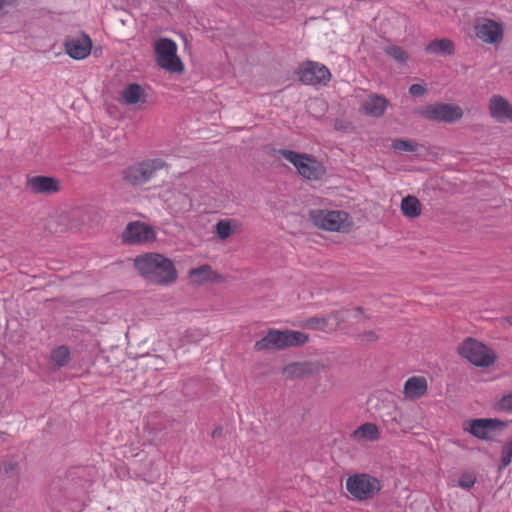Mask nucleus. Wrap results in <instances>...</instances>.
<instances>
[{
    "instance_id": "f257e3e1",
    "label": "nucleus",
    "mask_w": 512,
    "mask_h": 512,
    "mask_svg": "<svg viewBox=\"0 0 512 512\" xmlns=\"http://www.w3.org/2000/svg\"><path fill=\"white\" fill-rule=\"evenodd\" d=\"M134 266L148 282L157 286L173 284L178 273L172 260L159 253H146L134 259Z\"/></svg>"
},
{
    "instance_id": "f03ea898",
    "label": "nucleus",
    "mask_w": 512,
    "mask_h": 512,
    "mask_svg": "<svg viewBox=\"0 0 512 512\" xmlns=\"http://www.w3.org/2000/svg\"><path fill=\"white\" fill-rule=\"evenodd\" d=\"M308 341V335L293 330L279 331L269 329L266 336L256 341L257 351L282 350L287 347L303 345Z\"/></svg>"
},
{
    "instance_id": "7ed1b4c3",
    "label": "nucleus",
    "mask_w": 512,
    "mask_h": 512,
    "mask_svg": "<svg viewBox=\"0 0 512 512\" xmlns=\"http://www.w3.org/2000/svg\"><path fill=\"white\" fill-rule=\"evenodd\" d=\"M165 165L161 158L136 162L122 170V179L131 186H141L149 182Z\"/></svg>"
},
{
    "instance_id": "20e7f679",
    "label": "nucleus",
    "mask_w": 512,
    "mask_h": 512,
    "mask_svg": "<svg viewBox=\"0 0 512 512\" xmlns=\"http://www.w3.org/2000/svg\"><path fill=\"white\" fill-rule=\"evenodd\" d=\"M457 351L462 358L477 367H489L497 358L492 349L472 337L465 338L459 344Z\"/></svg>"
},
{
    "instance_id": "39448f33",
    "label": "nucleus",
    "mask_w": 512,
    "mask_h": 512,
    "mask_svg": "<svg viewBox=\"0 0 512 512\" xmlns=\"http://www.w3.org/2000/svg\"><path fill=\"white\" fill-rule=\"evenodd\" d=\"M346 489L354 499L363 501L373 498L381 490V483L369 474H354L347 478Z\"/></svg>"
},
{
    "instance_id": "423d86ee",
    "label": "nucleus",
    "mask_w": 512,
    "mask_h": 512,
    "mask_svg": "<svg viewBox=\"0 0 512 512\" xmlns=\"http://www.w3.org/2000/svg\"><path fill=\"white\" fill-rule=\"evenodd\" d=\"M155 54L157 64L173 73H181L184 65L177 56V45L169 38H161L155 43Z\"/></svg>"
},
{
    "instance_id": "0eeeda50",
    "label": "nucleus",
    "mask_w": 512,
    "mask_h": 512,
    "mask_svg": "<svg viewBox=\"0 0 512 512\" xmlns=\"http://www.w3.org/2000/svg\"><path fill=\"white\" fill-rule=\"evenodd\" d=\"M277 152L285 160L293 164L303 177L309 180L321 178L323 174L322 167L309 156L288 149H279Z\"/></svg>"
},
{
    "instance_id": "6e6552de",
    "label": "nucleus",
    "mask_w": 512,
    "mask_h": 512,
    "mask_svg": "<svg viewBox=\"0 0 512 512\" xmlns=\"http://www.w3.org/2000/svg\"><path fill=\"white\" fill-rule=\"evenodd\" d=\"M312 222L321 229L328 231H342L349 227L348 214L339 210H312Z\"/></svg>"
},
{
    "instance_id": "1a4fd4ad",
    "label": "nucleus",
    "mask_w": 512,
    "mask_h": 512,
    "mask_svg": "<svg viewBox=\"0 0 512 512\" xmlns=\"http://www.w3.org/2000/svg\"><path fill=\"white\" fill-rule=\"evenodd\" d=\"M507 426V423L496 418H477L469 421V428H464L474 437L491 441L496 436L497 432L502 431Z\"/></svg>"
},
{
    "instance_id": "9d476101",
    "label": "nucleus",
    "mask_w": 512,
    "mask_h": 512,
    "mask_svg": "<svg viewBox=\"0 0 512 512\" xmlns=\"http://www.w3.org/2000/svg\"><path fill=\"white\" fill-rule=\"evenodd\" d=\"M419 113L428 120L448 123L455 122L463 116V111L459 106L447 103L426 105Z\"/></svg>"
},
{
    "instance_id": "9b49d317",
    "label": "nucleus",
    "mask_w": 512,
    "mask_h": 512,
    "mask_svg": "<svg viewBox=\"0 0 512 512\" xmlns=\"http://www.w3.org/2000/svg\"><path fill=\"white\" fill-rule=\"evenodd\" d=\"M299 80L307 85L326 84L331 77L328 68L317 62L308 61L298 71Z\"/></svg>"
},
{
    "instance_id": "f8f14e48",
    "label": "nucleus",
    "mask_w": 512,
    "mask_h": 512,
    "mask_svg": "<svg viewBox=\"0 0 512 512\" xmlns=\"http://www.w3.org/2000/svg\"><path fill=\"white\" fill-rule=\"evenodd\" d=\"M476 37L488 44H499L503 40V27L491 19H481L475 25Z\"/></svg>"
},
{
    "instance_id": "ddd939ff",
    "label": "nucleus",
    "mask_w": 512,
    "mask_h": 512,
    "mask_svg": "<svg viewBox=\"0 0 512 512\" xmlns=\"http://www.w3.org/2000/svg\"><path fill=\"white\" fill-rule=\"evenodd\" d=\"M154 239L153 228L141 222H130L122 233V240L127 244L144 243Z\"/></svg>"
},
{
    "instance_id": "4468645a",
    "label": "nucleus",
    "mask_w": 512,
    "mask_h": 512,
    "mask_svg": "<svg viewBox=\"0 0 512 512\" xmlns=\"http://www.w3.org/2000/svg\"><path fill=\"white\" fill-rule=\"evenodd\" d=\"M92 48L90 37L81 32L77 35L70 36L65 40V51L73 59L81 60L86 58Z\"/></svg>"
},
{
    "instance_id": "2eb2a0df",
    "label": "nucleus",
    "mask_w": 512,
    "mask_h": 512,
    "mask_svg": "<svg viewBox=\"0 0 512 512\" xmlns=\"http://www.w3.org/2000/svg\"><path fill=\"white\" fill-rule=\"evenodd\" d=\"M26 189L32 194L52 195L60 190L59 181L50 176L27 177Z\"/></svg>"
},
{
    "instance_id": "dca6fc26",
    "label": "nucleus",
    "mask_w": 512,
    "mask_h": 512,
    "mask_svg": "<svg viewBox=\"0 0 512 512\" xmlns=\"http://www.w3.org/2000/svg\"><path fill=\"white\" fill-rule=\"evenodd\" d=\"M490 115L498 122H512V106L501 95H494L489 102Z\"/></svg>"
},
{
    "instance_id": "f3484780",
    "label": "nucleus",
    "mask_w": 512,
    "mask_h": 512,
    "mask_svg": "<svg viewBox=\"0 0 512 512\" xmlns=\"http://www.w3.org/2000/svg\"><path fill=\"white\" fill-rule=\"evenodd\" d=\"M427 392V380L422 376L410 377L404 384V394L409 399H418Z\"/></svg>"
},
{
    "instance_id": "a211bd4d",
    "label": "nucleus",
    "mask_w": 512,
    "mask_h": 512,
    "mask_svg": "<svg viewBox=\"0 0 512 512\" xmlns=\"http://www.w3.org/2000/svg\"><path fill=\"white\" fill-rule=\"evenodd\" d=\"M425 52L429 54L451 56L455 52V46L448 38L434 39L425 47Z\"/></svg>"
},
{
    "instance_id": "6ab92c4d",
    "label": "nucleus",
    "mask_w": 512,
    "mask_h": 512,
    "mask_svg": "<svg viewBox=\"0 0 512 512\" xmlns=\"http://www.w3.org/2000/svg\"><path fill=\"white\" fill-rule=\"evenodd\" d=\"M387 107V100L379 95H373L364 101L362 108L367 115L380 117Z\"/></svg>"
},
{
    "instance_id": "aec40b11",
    "label": "nucleus",
    "mask_w": 512,
    "mask_h": 512,
    "mask_svg": "<svg viewBox=\"0 0 512 512\" xmlns=\"http://www.w3.org/2000/svg\"><path fill=\"white\" fill-rule=\"evenodd\" d=\"M122 101L128 105H134L138 102L145 101V93L143 88L136 83L129 84L122 91Z\"/></svg>"
},
{
    "instance_id": "412c9836",
    "label": "nucleus",
    "mask_w": 512,
    "mask_h": 512,
    "mask_svg": "<svg viewBox=\"0 0 512 512\" xmlns=\"http://www.w3.org/2000/svg\"><path fill=\"white\" fill-rule=\"evenodd\" d=\"M352 437L356 440L376 441L379 431L374 423H364L353 431Z\"/></svg>"
},
{
    "instance_id": "4be33fe9",
    "label": "nucleus",
    "mask_w": 512,
    "mask_h": 512,
    "mask_svg": "<svg viewBox=\"0 0 512 512\" xmlns=\"http://www.w3.org/2000/svg\"><path fill=\"white\" fill-rule=\"evenodd\" d=\"M401 211L408 218H416L421 214V204L415 196L408 195L401 201Z\"/></svg>"
},
{
    "instance_id": "5701e85b",
    "label": "nucleus",
    "mask_w": 512,
    "mask_h": 512,
    "mask_svg": "<svg viewBox=\"0 0 512 512\" xmlns=\"http://www.w3.org/2000/svg\"><path fill=\"white\" fill-rule=\"evenodd\" d=\"M329 318L324 316L309 317L304 321L303 326L311 330L327 331L330 330Z\"/></svg>"
},
{
    "instance_id": "b1692460",
    "label": "nucleus",
    "mask_w": 512,
    "mask_h": 512,
    "mask_svg": "<svg viewBox=\"0 0 512 512\" xmlns=\"http://www.w3.org/2000/svg\"><path fill=\"white\" fill-rule=\"evenodd\" d=\"M51 358L58 367H64L70 361V351L67 346H59L52 351Z\"/></svg>"
},
{
    "instance_id": "393cba45",
    "label": "nucleus",
    "mask_w": 512,
    "mask_h": 512,
    "mask_svg": "<svg viewBox=\"0 0 512 512\" xmlns=\"http://www.w3.org/2000/svg\"><path fill=\"white\" fill-rule=\"evenodd\" d=\"M189 274L192 278H198L199 281H211L214 272L210 265L204 264L197 268H192Z\"/></svg>"
},
{
    "instance_id": "a878e982",
    "label": "nucleus",
    "mask_w": 512,
    "mask_h": 512,
    "mask_svg": "<svg viewBox=\"0 0 512 512\" xmlns=\"http://www.w3.org/2000/svg\"><path fill=\"white\" fill-rule=\"evenodd\" d=\"M67 216L64 214L58 215L57 217L48 220L47 229L51 233H63L66 230Z\"/></svg>"
},
{
    "instance_id": "bb28decb",
    "label": "nucleus",
    "mask_w": 512,
    "mask_h": 512,
    "mask_svg": "<svg viewBox=\"0 0 512 512\" xmlns=\"http://www.w3.org/2000/svg\"><path fill=\"white\" fill-rule=\"evenodd\" d=\"M385 53L398 63H405L409 56L407 52L400 46L390 45L384 49Z\"/></svg>"
},
{
    "instance_id": "cd10ccee",
    "label": "nucleus",
    "mask_w": 512,
    "mask_h": 512,
    "mask_svg": "<svg viewBox=\"0 0 512 512\" xmlns=\"http://www.w3.org/2000/svg\"><path fill=\"white\" fill-rule=\"evenodd\" d=\"M512 462V436L504 444L501 451V462L499 469L507 467Z\"/></svg>"
},
{
    "instance_id": "c85d7f7f",
    "label": "nucleus",
    "mask_w": 512,
    "mask_h": 512,
    "mask_svg": "<svg viewBox=\"0 0 512 512\" xmlns=\"http://www.w3.org/2000/svg\"><path fill=\"white\" fill-rule=\"evenodd\" d=\"M326 317L329 318L330 330H335L341 325L342 322H344L345 313L344 311L334 310L327 314Z\"/></svg>"
},
{
    "instance_id": "c756f323",
    "label": "nucleus",
    "mask_w": 512,
    "mask_h": 512,
    "mask_svg": "<svg viewBox=\"0 0 512 512\" xmlns=\"http://www.w3.org/2000/svg\"><path fill=\"white\" fill-rule=\"evenodd\" d=\"M417 143L404 140V139H396L393 141L392 147L395 150L399 151H407V152H414L417 150Z\"/></svg>"
},
{
    "instance_id": "7c9ffc66",
    "label": "nucleus",
    "mask_w": 512,
    "mask_h": 512,
    "mask_svg": "<svg viewBox=\"0 0 512 512\" xmlns=\"http://www.w3.org/2000/svg\"><path fill=\"white\" fill-rule=\"evenodd\" d=\"M232 228L229 220H220L216 224V233L221 239H226L232 234Z\"/></svg>"
},
{
    "instance_id": "2f4dec72",
    "label": "nucleus",
    "mask_w": 512,
    "mask_h": 512,
    "mask_svg": "<svg viewBox=\"0 0 512 512\" xmlns=\"http://www.w3.org/2000/svg\"><path fill=\"white\" fill-rule=\"evenodd\" d=\"M475 483L476 477L471 473H463L458 480V486L463 489H470Z\"/></svg>"
},
{
    "instance_id": "473e14b6",
    "label": "nucleus",
    "mask_w": 512,
    "mask_h": 512,
    "mask_svg": "<svg viewBox=\"0 0 512 512\" xmlns=\"http://www.w3.org/2000/svg\"><path fill=\"white\" fill-rule=\"evenodd\" d=\"M284 372L296 377H301L305 373V365L301 363H293L291 365H288L284 369Z\"/></svg>"
},
{
    "instance_id": "72a5a7b5",
    "label": "nucleus",
    "mask_w": 512,
    "mask_h": 512,
    "mask_svg": "<svg viewBox=\"0 0 512 512\" xmlns=\"http://www.w3.org/2000/svg\"><path fill=\"white\" fill-rule=\"evenodd\" d=\"M498 409L505 412H512V393L504 395L497 403Z\"/></svg>"
},
{
    "instance_id": "f704fd0d",
    "label": "nucleus",
    "mask_w": 512,
    "mask_h": 512,
    "mask_svg": "<svg viewBox=\"0 0 512 512\" xmlns=\"http://www.w3.org/2000/svg\"><path fill=\"white\" fill-rule=\"evenodd\" d=\"M357 340L360 343H373L378 340V335L374 331L369 330L359 334Z\"/></svg>"
},
{
    "instance_id": "c9c22d12",
    "label": "nucleus",
    "mask_w": 512,
    "mask_h": 512,
    "mask_svg": "<svg viewBox=\"0 0 512 512\" xmlns=\"http://www.w3.org/2000/svg\"><path fill=\"white\" fill-rule=\"evenodd\" d=\"M426 92V88L422 86L421 84H412L409 87V93L413 97H420L423 96Z\"/></svg>"
},
{
    "instance_id": "e433bc0d",
    "label": "nucleus",
    "mask_w": 512,
    "mask_h": 512,
    "mask_svg": "<svg viewBox=\"0 0 512 512\" xmlns=\"http://www.w3.org/2000/svg\"><path fill=\"white\" fill-rule=\"evenodd\" d=\"M83 475H84V469H82V468H74L73 470H71L69 472V478L72 481L75 479H78V480H80V483H85V485H86L87 480H83Z\"/></svg>"
},
{
    "instance_id": "4c0bfd02",
    "label": "nucleus",
    "mask_w": 512,
    "mask_h": 512,
    "mask_svg": "<svg viewBox=\"0 0 512 512\" xmlns=\"http://www.w3.org/2000/svg\"><path fill=\"white\" fill-rule=\"evenodd\" d=\"M222 432H223V429L221 426H217L214 428V430L212 431L211 433V436L213 438H218V437H221L222 436Z\"/></svg>"
},
{
    "instance_id": "58836bf2",
    "label": "nucleus",
    "mask_w": 512,
    "mask_h": 512,
    "mask_svg": "<svg viewBox=\"0 0 512 512\" xmlns=\"http://www.w3.org/2000/svg\"><path fill=\"white\" fill-rule=\"evenodd\" d=\"M334 128L336 130H346V126L342 123V121L340 120H336L335 121V125H334Z\"/></svg>"
},
{
    "instance_id": "ea45409f",
    "label": "nucleus",
    "mask_w": 512,
    "mask_h": 512,
    "mask_svg": "<svg viewBox=\"0 0 512 512\" xmlns=\"http://www.w3.org/2000/svg\"><path fill=\"white\" fill-rule=\"evenodd\" d=\"M14 469H15V464L14 463H7V464L4 465V470H5L6 473H10Z\"/></svg>"
},
{
    "instance_id": "a19ab883",
    "label": "nucleus",
    "mask_w": 512,
    "mask_h": 512,
    "mask_svg": "<svg viewBox=\"0 0 512 512\" xmlns=\"http://www.w3.org/2000/svg\"><path fill=\"white\" fill-rule=\"evenodd\" d=\"M77 484V487H78V491L76 494L80 493V492H83L84 489H85V483H76ZM75 493H71V496H74Z\"/></svg>"
},
{
    "instance_id": "79ce46f5",
    "label": "nucleus",
    "mask_w": 512,
    "mask_h": 512,
    "mask_svg": "<svg viewBox=\"0 0 512 512\" xmlns=\"http://www.w3.org/2000/svg\"><path fill=\"white\" fill-rule=\"evenodd\" d=\"M4 4H5V0H0V10L3 9Z\"/></svg>"
},
{
    "instance_id": "37998d69",
    "label": "nucleus",
    "mask_w": 512,
    "mask_h": 512,
    "mask_svg": "<svg viewBox=\"0 0 512 512\" xmlns=\"http://www.w3.org/2000/svg\"><path fill=\"white\" fill-rule=\"evenodd\" d=\"M356 311H357L358 313H362V312H363V309H362V307H357V308H356Z\"/></svg>"
},
{
    "instance_id": "c03bdc74",
    "label": "nucleus",
    "mask_w": 512,
    "mask_h": 512,
    "mask_svg": "<svg viewBox=\"0 0 512 512\" xmlns=\"http://www.w3.org/2000/svg\"><path fill=\"white\" fill-rule=\"evenodd\" d=\"M315 103L324 104L323 101H321V100H315Z\"/></svg>"
}]
</instances>
